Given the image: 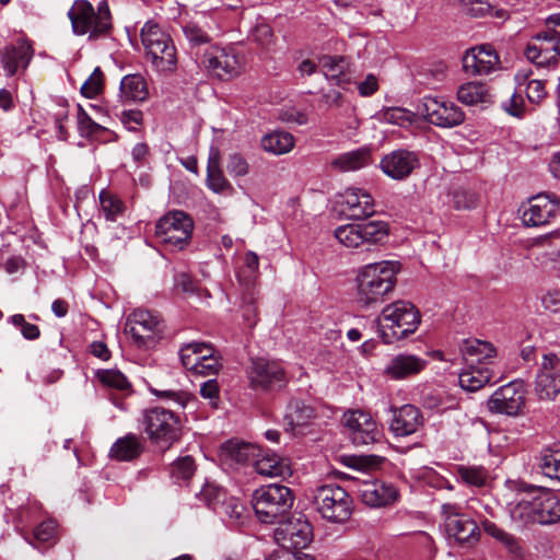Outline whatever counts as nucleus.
<instances>
[{"label": "nucleus", "instance_id": "61", "mask_svg": "<svg viewBox=\"0 0 560 560\" xmlns=\"http://www.w3.org/2000/svg\"><path fill=\"white\" fill-rule=\"evenodd\" d=\"M483 529L488 535H490L493 538H495L497 540L501 541L503 545L509 547L511 550H513L516 547L515 538L511 534L506 533L505 530H503L502 528L497 526L494 523L485 522Z\"/></svg>", "mask_w": 560, "mask_h": 560}, {"label": "nucleus", "instance_id": "38", "mask_svg": "<svg viewBox=\"0 0 560 560\" xmlns=\"http://www.w3.org/2000/svg\"><path fill=\"white\" fill-rule=\"evenodd\" d=\"M206 185L215 194H225L233 189L231 183L221 170L220 153L218 150L211 152L209 155Z\"/></svg>", "mask_w": 560, "mask_h": 560}, {"label": "nucleus", "instance_id": "27", "mask_svg": "<svg viewBox=\"0 0 560 560\" xmlns=\"http://www.w3.org/2000/svg\"><path fill=\"white\" fill-rule=\"evenodd\" d=\"M259 455V446L238 440L226 441L221 445L219 452L221 462L229 466L234 464H254V459Z\"/></svg>", "mask_w": 560, "mask_h": 560}, {"label": "nucleus", "instance_id": "44", "mask_svg": "<svg viewBox=\"0 0 560 560\" xmlns=\"http://www.w3.org/2000/svg\"><path fill=\"white\" fill-rule=\"evenodd\" d=\"M528 77L529 72L521 70L515 74V80L520 86L526 83L528 101L533 104H539L547 96L545 81L537 79L527 81Z\"/></svg>", "mask_w": 560, "mask_h": 560}, {"label": "nucleus", "instance_id": "21", "mask_svg": "<svg viewBox=\"0 0 560 560\" xmlns=\"http://www.w3.org/2000/svg\"><path fill=\"white\" fill-rule=\"evenodd\" d=\"M500 63L497 51L490 45H479L468 49L463 57V69L469 75H486Z\"/></svg>", "mask_w": 560, "mask_h": 560}, {"label": "nucleus", "instance_id": "23", "mask_svg": "<svg viewBox=\"0 0 560 560\" xmlns=\"http://www.w3.org/2000/svg\"><path fill=\"white\" fill-rule=\"evenodd\" d=\"M428 365V361L412 353H398L392 357L383 374L393 381H402L420 374Z\"/></svg>", "mask_w": 560, "mask_h": 560}, {"label": "nucleus", "instance_id": "26", "mask_svg": "<svg viewBox=\"0 0 560 560\" xmlns=\"http://www.w3.org/2000/svg\"><path fill=\"white\" fill-rule=\"evenodd\" d=\"M360 253L372 252L386 243L389 235L388 223L372 220L358 223Z\"/></svg>", "mask_w": 560, "mask_h": 560}, {"label": "nucleus", "instance_id": "62", "mask_svg": "<svg viewBox=\"0 0 560 560\" xmlns=\"http://www.w3.org/2000/svg\"><path fill=\"white\" fill-rule=\"evenodd\" d=\"M56 532H57L56 522L48 520V521L42 522L34 529V537L39 542L54 544L56 540Z\"/></svg>", "mask_w": 560, "mask_h": 560}, {"label": "nucleus", "instance_id": "31", "mask_svg": "<svg viewBox=\"0 0 560 560\" xmlns=\"http://www.w3.org/2000/svg\"><path fill=\"white\" fill-rule=\"evenodd\" d=\"M255 470L265 477H284L291 475L289 459L276 453L260 450V455L254 459Z\"/></svg>", "mask_w": 560, "mask_h": 560}, {"label": "nucleus", "instance_id": "50", "mask_svg": "<svg viewBox=\"0 0 560 560\" xmlns=\"http://www.w3.org/2000/svg\"><path fill=\"white\" fill-rule=\"evenodd\" d=\"M539 467L545 476L560 480V451H542L539 456Z\"/></svg>", "mask_w": 560, "mask_h": 560}, {"label": "nucleus", "instance_id": "52", "mask_svg": "<svg viewBox=\"0 0 560 560\" xmlns=\"http://www.w3.org/2000/svg\"><path fill=\"white\" fill-rule=\"evenodd\" d=\"M225 167L230 176L233 178L244 177L250 170L246 158L238 152H233L228 155Z\"/></svg>", "mask_w": 560, "mask_h": 560}, {"label": "nucleus", "instance_id": "58", "mask_svg": "<svg viewBox=\"0 0 560 560\" xmlns=\"http://www.w3.org/2000/svg\"><path fill=\"white\" fill-rule=\"evenodd\" d=\"M9 322L19 327L22 336L27 340H36L40 336L39 327L35 324L26 322L24 315L15 314L9 318Z\"/></svg>", "mask_w": 560, "mask_h": 560}, {"label": "nucleus", "instance_id": "54", "mask_svg": "<svg viewBox=\"0 0 560 560\" xmlns=\"http://www.w3.org/2000/svg\"><path fill=\"white\" fill-rule=\"evenodd\" d=\"M384 462V457L378 455H359L345 458L347 466L358 470H372L377 468Z\"/></svg>", "mask_w": 560, "mask_h": 560}, {"label": "nucleus", "instance_id": "40", "mask_svg": "<svg viewBox=\"0 0 560 560\" xmlns=\"http://www.w3.org/2000/svg\"><path fill=\"white\" fill-rule=\"evenodd\" d=\"M457 100L468 106L488 104L492 102V95L487 84L481 82H467L457 90Z\"/></svg>", "mask_w": 560, "mask_h": 560}, {"label": "nucleus", "instance_id": "51", "mask_svg": "<svg viewBox=\"0 0 560 560\" xmlns=\"http://www.w3.org/2000/svg\"><path fill=\"white\" fill-rule=\"evenodd\" d=\"M197 497L208 506L215 509L218 504L223 503L222 499L225 497V491L215 482L207 481Z\"/></svg>", "mask_w": 560, "mask_h": 560}, {"label": "nucleus", "instance_id": "41", "mask_svg": "<svg viewBox=\"0 0 560 560\" xmlns=\"http://www.w3.org/2000/svg\"><path fill=\"white\" fill-rule=\"evenodd\" d=\"M314 418V409L300 399H292L285 409V425L292 432L306 425Z\"/></svg>", "mask_w": 560, "mask_h": 560}, {"label": "nucleus", "instance_id": "6", "mask_svg": "<svg viewBox=\"0 0 560 560\" xmlns=\"http://www.w3.org/2000/svg\"><path fill=\"white\" fill-rule=\"evenodd\" d=\"M141 423L150 442L163 451L170 448L180 438L179 418L164 408L145 410Z\"/></svg>", "mask_w": 560, "mask_h": 560}, {"label": "nucleus", "instance_id": "63", "mask_svg": "<svg viewBox=\"0 0 560 560\" xmlns=\"http://www.w3.org/2000/svg\"><path fill=\"white\" fill-rule=\"evenodd\" d=\"M502 108L513 117H523L525 112V102L523 96L516 92L512 93L510 97L502 103Z\"/></svg>", "mask_w": 560, "mask_h": 560}, {"label": "nucleus", "instance_id": "16", "mask_svg": "<svg viewBox=\"0 0 560 560\" xmlns=\"http://www.w3.org/2000/svg\"><path fill=\"white\" fill-rule=\"evenodd\" d=\"M535 393L540 400H553L560 394V357L556 353L544 354Z\"/></svg>", "mask_w": 560, "mask_h": 560}, {"label": "nucleus", "instance_id": "8", "mask_svg": "<svg viewBox=\"0 0 560 560\" xmlns=\"http://www.w3.org/2000/svg\"><path fill=\"white\" fill-rule=\"evenodd\" d=\"M314 500L318 512L328 521L343 522L351 514V499L340 486H322L317 489Z\"/></svg>", "mask_w": 560, "mask_h": 560}, {"label": "nucleus", "instance_id": "39", "mask_svg": "<svg viewBox=\"0 0 560 560\" xmlns=\"http://www.w3.org/2000/svg\"><path fill=\"white\" fill-rule=\"evenodd\" d=\"M260 144L264 151L273 155H282L293 150L295 138L288 131L275 130L265 135L260 140Z\"/></svg>", "mask_w": 560, "mask_h": 560}, {"label": "nucleus", "instance_id": "24", "mask_svg": "<svg viewBox=\"0 0 560 560\" xmlns=\"http://www.w3.org/2000/svg\"><path fill=\"white\" fill-rule=\"evenodd\" d=\"M159 326L158 317L144 310H136L127 319V328L139 346L153 340L160 331Z\"/></svg>", "mask_w": 560, "mask_h": 560}, {"label": "nucleus", "instance_id": "29", "mask_svg": "<svg viewBox=\"0 0 560 560\" xmlns=\"http://www.w3.org/2000/svg\"><path fill=\"white\" fill-rule=\"evenodd\" d=\"M33 57V49L27 42L21 40L0 50V63L8 77L14 75L19 69L27 68Z\"/></svg>", "mask_w": 560, "mask_h": 560}, {"label": "nucleus", "instance_id": "17", "mask_svg": "<svg viewBox=\"0 0 560 560\" xmlns=\"http://www.w3.org/2000/svg\"><path fill=\"white\" fill-rule=\"evenodd\" d=\"M346 427L350 439L355 445H368L378 442L382 431L372 416L362 410L348 411L345 415Z\"/></svg>", "mask_w": 560, "mask_h": 560}, {"label": "nucleus", "instance_id": "32", "mask_svg": "<svg viewBox=\"0 0 560 560\" xmlns=\"http://www.w3.org/2000/svg\"><path fill=\"white\" fill-rule=\"evenodd\" d=\"M143 443L133 433L117 439L109 448V457L118 462H130L138 458L143 452Z\"/></svg>", "mask_w": 560, "mask_h": 560}, {"label": "nucleus", "instance_id": "60", "mask_svg": "<svg viewBox=\"0 0 560 560\" xmlns=\"http://www.w3.org/2000/svg\"><path fill=\"white\" fill-rule=\"evenodd\" d=\"M152 394L161 399H166L177 404L180 407H186L188 401L190 400V394L185 390H175V389H151Z\"/></svg>", "mask_w": 560, "mask_h": 560}, {"label": "nucleus", "instance_id": "56", "mask_svg": "<svg viewBox=\"0 0 560 560\" xmlns=\"http://www.w3.org/2000/svg\"><path fill=\"white\" fill-rule=\"evenodd\" d=\"M186 39L194 46L207 44L211 40L209 34L196 22L189 21L183 26Z\"/></svg>", "mask_w": 560, "mask_h": 560}, {"label": "nucleus", "instance_id": "59", "mask_svg": "<svg viewBox=\"0 0 560 560\" xmlns=\"http://www.w3.org/2000/svg\"><path fill=\"white\" fill-rule=\"evenodd\" d=\"M418 477L421 478L425 483L436 489L453 490L452 483L443 476L439 475L432 468H423L419 471Z\"/></svg>", "mask_w": 560, "mask_h": 560}, {"label": "nucleus", "instance_id": "1", "mask_svg": "<svg viewBox=\"0 0 560 560\" xmlns=\"http://www.w3.org/2000/svg\"><path fill=\"white\" fill-rule=\"evenodd\" d=\"M509 488L515 493V498L506 503L514 522L550 525L560 521V497L553 491L518 481H510Z\"/></svg>", "mask_w": 560, "mask_h": 560}, {"label": "nucleus", "instance_id": "12", "mask_svg": "<svg viewBox=\"0 0 560 560\" xmlns=\"http://www.w3.org/2000/svg\"><path fill=\"white\" fill-rule=\"evenodd\" d=\"M526 405V389L521 381H512L497 388L487 401L490 412L517 417Z\"/></svg>", "mask_w": 560, "mask_h": 560}, {"label": "nucleus", "instance_id": "47", "mask_svg": "<svg viewBox=\"0 0 560 560\" xmlns=\"http://www.w3.org/2000/svg\"><path fill=\"white\" fill-rule=\"evenodd\" d=\"M466 12L474 18L491 16L501 20L508 18V11L495 8L486 0H469L468 3H466Z\"/></svg>", "mask_w": 560, "mask_h": 560}, {"label": "nucleus", "instance_id": "28", "mask_svg": "<svg viewBox=\"0 0 560 560\" xmlns=\"http://www.w3.org/2000/svg\"><path fill=\"white\" fill-rule=\"evenodd\" d=\"M359 492L362 501L370 506L388 505L398 498L396 487L381 480L364 481Z\"/></svg>", "mask_w": 560, "mask_h": 560}, {"label": "nucleus", "instance_id": "57", "mask_svg": "<svg viewBox=\"0 0 560 560\" xmlns=\"http://www.w3.org/2000/svg\"><path fill=\"white\" fill-rule=\"evenodd\" d=\"M103 89V72L98 67L94 69L91 75L81 86V93L88 98L96 97Z\"/></svg>", "mask_w": 560, "mask_h": 560}, {"label": "nucleus", "instance_id": "35", "mask_svg": "<svg viewBox=\"0 0 560 560\" xmlns=\"http://www.w3.org/2000/svg\"><path fill=\"white\" fill-rule=\"evenodd\" d=\"M145 56L152 69L160 74H172L177 69L178 58L174 43L153 50Z\"/></svg>", "mask_w": 560, "mask_h": 560}, {"label": "nucleus", "instance_id": "53", "mask_svg": "<svg viewBox=\"0 0 560 560\" xmlns=\"http://www.w3.org/2000/svg\"><path fill=\"white\" fill-rule=\"evenodd\" d=\"M248 37L261 47H268L273 40L272 28L265 21L257 20L256 24L249 30Z\"/></svg>", "mask_w": 560, "mask_h": 560}, {"label": "nucleus", "instance_id": "14", "mask_svg": "<svg viewBox=\"0 0 560 560\" xmlns=\"http://www.w3.org/2000/svg\"><path fill=\"white\" fill-rule=\"evenodd\" d=\"M420 112L430 124L442 128H453L465 120V113L462 108L443 97H423Z\"/></svg>", "mask_w": 560, "mask_h": 560}, {"label": "nucleus", "instance_id": "36", "mask_svg": "<svg viewBox=\"0 0 560 560\" xmlns=\"http://www.w3.org/2000/svg\"><path fill=\"white\" fill-rule=\"evenodd\" d=\"M120 98L125 102H144L150 92L145 79L141 74H128L120 81Z\"/></svg>", "mask_w": 560, "mask_h": 560}, {"label": "nucleus", "instance_id": "45", "mask_svg": "<svg viewBox=\"0 0 560 560\" xmlns=\"http://www.w3.org/2000/svg\"><path fill=\"white\" fill-rule=\"evenodd\" d=\"M335 240L346 249L360 253L358 223H346L334 230Z\"/></svg>", "mask_w": 560, "mask_h": 560}, {"label": "nucleus", "instance_id": "7", "mask_svg": "<svg viewBox=\"0 0 560 560\" xmlns=\"http://www.w3.org/2000/svg\"><path fill=\"white\" fill-rule=\"evenodd\" d=\"M202 63L218 79L230 81L245 72L246 57L232 45L212 46L203 54Z\"/></svg>", "mask_w": 560, "mask_h": 560}, {"label": "nucleus", "instance_id": "55", "mask_svg": "<svg viewBox=\"0 0 560 560\" xmlns=\"http://www.w3.org/2000/svg\"><path fill=\"white\" fill-rule=\"evenodd\" d=\"M195 470L196 465L191 456L180 457L172 465V476L178 481L190 479Z\"/></svg>", "mask_w": 560, "mask_h": 560}, {"label": "nucleus", "instance_id": "10", "mask_svg": "<svg viewBox=\"0 0 560 560\" xmlns=\"http://www.w3.org/2000/svg\"><path fill=\"white\" fill-rule=\"evenodd\" d=\"M179 355L184 368L195 375H217L222 366L214 349L205 342H190L183 346Z\"/></svg>", "mask_w": 560, "mask_h": 560}, {"label": "nucleus", "instance_id": "5", "mask_svg": "<svg viewBox=\"0 0 560 560\" xmlns=\"http://www.w3.org/2000/svg\"><path fill=\"white\" fill-rule=\"evenodd\" d=\"M293 504L290 488L279 483L262 486L253 494V508L258 520L273 524L282 517Z\"/></svg>", "mask_w": 560, "mask_h": 560}, {"label": "nucleus", "instance_id": "64", "mask_svg": "<svg viewBox=\"0 0 560 560\" xmlns=\"http://www.w3.org/2000/svg\"><path fill=\"white\" fill-rule=\"evenodd\" d=\"M541 306L551 313L560 312V290L551 289L540 296Z\"/></svg>", "mask_w": 560, "mask_h": 560}, {"label": "nucleus", "instance_id": "25", "mask_svg": "<svg viewBox=\"0 0 560 560\" xmlns=\"http://www.w3.org/2000/svg\"><path fill=\"white\" fill-rule=\"evenodd\" d=\"M390 430L395 436H409L416 433L423 424L421 411L412 405H404L394 409Z\"/></svg>", "mask_w": 560, "mask_h": 560}, {"label": "nucleus", "instance_id": "37", "mask_svg": "<svg viewBox=\"0 0 560 560\" xmlns=\"http://www.w3.org/2000/svg\"><path fill=\"white\" fill-rule=\"evenodd\" d=\"M371 163V150L366 147H362L338 155L331 161V166L340 172H353Z\"/></svg>", "mask_w": 560, "mask_h": 560}, {"label": "nucleus", "instance_id": "11", "mask_svg": "<svg viewBox=\"0 0 560 560\" xmlns=\"http://www.w3.org/2000/svg\"><path fill=\"white\" fill-rule=\"evenodd\" d=\"M442 515L447 535L459 545L471 547L478 542L480 530L477 523L469 515L462 513L457 505L443 504Z\"/></svg>", "mask_w": 560, "mask_h": 560}, {"label": "nucleus", "instance_id": "9", "mask_svg": "<svg viewBox=\"0 0 560 560\" xmlns=\"http://www.w3.org/2000/svg\"><path fill=\"white\" fill-rule=\"evenodd\" d=\"M194 222L183 211H171L162 217L155 226V235L160 242L182 249L192 234Z\"/></svg>", "mask_w": 560, "mask_h": 560}, {"label": "nucleus", "instance_id": "34", "mask_svg": "<svg viewBox=\"0 0 560 560\" xmlns=\"http://www.w3.org/2000/svg\"><path fill=\"white\" fill-rule=\"evenodd\" d=\"M492 377L493 372L490 366L465 364V368L458 374V382L463 389L476 392L488 384Z\"/></svg>", "mask_w": 560, "mask_h": 560}, {"label": "nucleus", "instance_id": "49", "mask_svg": "<svg viewBox=\"0 0 560 560\" xmlns=\"http://www.w3.org/2000/svg\"><path fill=\"white\" fill-rule=\"evenodd\" d=\"M95 377L105 387L126 390L130 387V383L127 377L118 370H97Z\"/></svg>", "mask_w": 560, "mask_h": 560}, {"label": "nucleus", "instance_id": "46", "mask_svg": "<svg viewBox=\"0 0 560 560\" xmlns=\"http://www.w3.org/2000/svg\"><path fill=\"white\" fill-rule=\"evenodd\" d=\"M456 471L458 478L468 486L483 487L489 479V472L482 466L459 465Z\"/></svg>", "mask_w": 560, "mask_h": 560}, {"label": "nucleus", "instance_id": "15", "mask_svg": "<svg viewBox=\"0 0 560 560\" xmlns=\"http://www.w3.org/2000/svg\"><path fill=\"white\" fill-rule=\"evenodd\" d=\"M559 210V200L547 194L536 195L520 208L521 219L526 226H544L551 222Z\"/></svg>", "mask_w": 560, "mask_h": 560}, {"label": "nucleus", "instance_id": "33", "mask_svg": "<svg viewBox=\"0 0 560 560\" xmlns=\"http://www.w3.org/2000/svg\"><path fill=\"white\" fill-rule=\"evenodd\" d=\"M319 65L326 79L332 83L346 88L351 83L349 74V63L343 57L339 56H323L319 59Z\"/></svg>", "mask_w": 560, "mask_h": 560}, {"label": "nucleus", "instance_id": "42", "mask_svg": "<svg viewBox=\"0 0 560 560\" xmlns=\"http://www.w3.org/2000/svg\"><path fill=\"white\" fill-rule=\"evenodd\" d=\"M140 35L145 55L163 46L174 43L170 34H167L159 24L152 21H149L143 25Z\"/></svg>", "mask_w": 560, "mask_h": 560}, {"label": "nucleus", "instance_id": "48", "mask_svg": "<svg viewBox=\"0 0 560 560\" xmlns=\"http://www.w3.org/2000/svg\"><path fill=\"white\" fill-rule=\"evenodd\" d=\"M101 209L107 221L115 222L125 211L124 202L109 191L100 194Z\"/></svg>", "mask_w": 560, "mask_h": 560}, {"label": "nucleus", "instance_id": "4", "mask_svg": "<svg viewBox=\"0 0 560 560\" xmlns=\"http://www.w3.org/2000/svg\"><path fill=\"white\" fill-rule=\"evenodd\" d=\"M72 30L77 35L89 34L90 39H96L110 28V12L104 0L95 12L93 5L86 0H77L68 12Z\"/></svg>", "mask_w": 560, "mask_h": 560}, {"label": "nucleus", "instance_id": "30", "mask_svg": "<svg viewBox=\"0 0 560 560\" xmlns=\"http://www.w3.org/2000/svg\"><path fill=\"white\" fill-rule=\"evenodd\" d=\"M465 364L489 366L497 358V349L491 342L479 339H465L460 345Z\"/></svg>", "mask_w": 560, "mask_h": 560}, {"label": "nucleus", "instance_id": "13", "mask_svg": "<svg viewBox=\"0 0 560 560\" xmlns=\"http://www.w3.org/2000/svg\"><path fill=\"white\" fill-rule=\"evenodd\" d=\"M313 539L312 525L304 515H294L275 529V540L282 549L299 551Z\"/></svg>", "mask_w": 560, "mask_h": 560}, {"label": "nucleus", "instance_id": "2", "mask_svg": "<svg viewBox=\"0 0 560 560\" xmlns=\"http://www.w3.org/2000/svg\"><path fill=\"white\" fill-rule=\"evenodd\" d=\"M400 269L397 260H382L359 268L355 277L357 302L370 307L383 301L394 290Z\"/></svg>", "mask_w": 560, "mask_h": 560}, {"label": "nucleus", "instance_id": "18", "mask_svg": "<svg viewBox=\"0 0 560 560\" xmlns=\"http://www.w3.org/2000/svg\"><path fill=\"white\" fill-rule=\"evenodd\" d=\"M341 211L352 220H362L375 213V201L363 188L349 187L338 196Z\"/></svg>", "mask_w": 560, "mask_h": 560}, {"label": "nucleus", "instance_id": "43", "mask_svg": "<svg viewBox=\"0 0 560 560\" xmlns=\"http://www.w3.org/2000/svg\"><path fill=\"white\" fill-rule=\"evenodd\" d=\"M378 120L398 127H409L416 121V114L404 107H387L380 112Z\"/></svg>", "mask_w": 560, "mask_h": 560}, {"label": "nucleus", "instance_id": "19", "mask_svg": "<svg viewBox=\"0 0 560 560\" xmlns=\"http://www.w3.org/2000/svg\"><path fill=\"white\" fill-rule=\"evenodd\" d=\"M420 166L416 152L397 149L385 154L380 161V168L394 180H405Z\"/></svg>", "mask_w": 560, "mask_h": 560}, {"label": "nucleus", "instance_id": "20", "mask_svg": "<svg viewBox=\"0 0 560 560\" xmlns=\"http://www.w3.org/2000/svg\"><path fill=\"white\" fill-rule=\"evenodd\" d=\"M525 56L540 67L556 66L560 57V39H555L551 33H539L527 45Z\"/></svg>", "mask_w": 560, "mask_h": 560}, {"label": "nucleus", "instance_id": "3", "mask_svg": "<svg viewBox=\"0 0 560 560\" xmlns=\"http://www.w3.org/2000/svg\"><path fill=\"white\" fill-rule=\"evenodd\" d=\"M375 323L383 342L390 345L415 334L421 324V314L411 302L398 300L387 304Z\"/></svg>", "mask_w": 560, "mask_h": 560}, {"label": "nucleus", "instance_id": "22", "mask_svg": "<svg viewBox=\"0 0 560 560\" xmlns=\"http://www.w3.org/2000/svg\"><path fill=\"white\" fill-rule=\"evenodd\" d=\"M250 386L255 389H268L284 382L283 368L276 361L258 358L252 361L247 372Z\"/></svg>", "mask_w": 560, "mask_h": 560}]
</instances>
